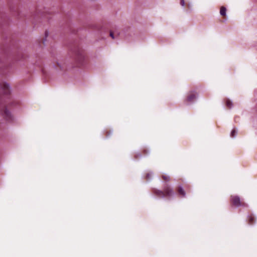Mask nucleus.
I'll return each instance as SVG.
<instances>
[{
    "label": "nucleus",
    "mask_w": 257,
    "mask_h": 257,
    "mask_svg": "<svg viewBox=\"0 0 257 257\" xmlns=\"http://www.w3.org/2000/svg\"><path fill=\"white\" fill-rule=\"evenodd\" d=\"M150 174H148L147 175V178L148 179H149V178H150Z\"/></svg>",
    "instance_id": "obj_15"
},
{
    "label": "nucleus",
    "mask_w": 257,
    "mask_h": 257,
    "mask_svg": "<svg viewBox=\"0 0 257 257\" xmlns=\"http://www.w3.org/2000/svg\"><path fill=\"white\" fill-rule=\"evenodd\" d=\"M248 220L250 223H252L254 220V217L253 216H250L248 217Z\"/></svg>",
    "instance_id": "obj_12"
},
{
    "label": "nucleus",
    "mask_w": 257,
    "mask_h": 257,
    "mask_svg": "<svg viewBox=\"0 0 257 257\" xmlns=\"http://www.w3.org/2000/svg\"><path fill=\"white\" fill-rule=\"evenodd\" d=\"M226 105L228 107V108H231L232 106V102L229 100H227L226 102Z\"/></svg>",
    "instance_id": "obj_10"
},
{
    "label": "nucleus",
    "mask_w": 257,
    "mask_h": 257,
    "mask_svg": "<svg viewBox=\"0 0 257 257\" xmlns=\"http://www.w3.org/2000/svg\"><path fill=\"white\" fill-rule=\"evenodd\" d=\"M163 179L166 181H169L170 180V177L166 175H163Z\"/></svg>",
    "instance_id": "obj_11"
},
{
    "label": "nucleus",
    "mask_w": 257,
    "mask_h": 257,
    "mask_svg": "<svg viewBox=\"0 0 257 257\" xmlns=\"http://www.w3.org/2000/svg\"><path fill=\"white\" fill-rule=\"evenodd\" d=\"M178 192L182 196V197L185 196V192L182 186H179Z\"/></svg>",
    "instance_id": "obj_6"
},
{
    "label": "nucleus",
    "mask_w": 257,
    "mask_h": 257,
    "mask_svg": "<svg viewBox=\"0 0 257 257\" xmlns=\"http://www.w3.org/2000/svg\"><path fill=\"white\" fill-rule=\"evenodd\" d=\"M226 9L225 7H222L220 9V14L222 16H225Z\"/></svg>",
    "instance_id": "obj_7"
},
{
    "label": "nucleus",
    "mask_w": 257,
    "mask_h": 257,
    "mask_svg": "<svg viewBox=\"0 0 257 257\" xmlns=\"http://www.w3.org/2000/svg\"><path fill=\"white\" fill-rule=\"evenodd\" d=\"M45 35H46V37H47L48 36V33L47 32H46Z\"/></svg>",
    "instance_id": "obj_16"
},
{
    "label": "nucleus",
    "mask_w": 257,
    "mask_h": 257,
    "mask_svg": "<svg viewBox=\"0 0 257 257\" xmlns=\"http://www.w3.org/2000/svg\"><path fill=\"white\" fill-rule=\"evenodd\" d=\"M110 36L113 39H114V34H113L112 32H110Z\"/></svg>",
    "instance_id": "obj_14"
},
{
    "label": "nucleus",
    "mask_w": 257,
    "mask_h": 257,
    "mask_svg": "<svg viewBox=\"0 0 257 257\" xmlns=\"http://www.w3.org/2000/svg\"><path fill=\"white\" fill-rule=\"evenodd\" d=\"M196 97L195 94L194 93H192L188 96L187 100L190 102H192L196 99Z\"/></svg>",
    "instance_id": "obj_5"
},
{
    "label": "nucleus",
    "mask_w": 257,
    "mask_h": 257,
    "mask_svg": "<svg viewBox=\"0 0 257 257\" xmlns=\"http://www.w3.org/2000/svg\"><path fill=\"white\" fill-rule=\"evenodd\" d=\"M180 4L182 6L184 7L185 6V1L184 0H180Z\"/></svg>",
    "instance_id": "obj_13"
},
{
    "label": "nucleus",
    "mask_w": 257,
    "mask_h": 257,
    "mask_svg": "<svg viewBox=\"0 0 257 257\" xmlns=\"http://www.w3.org/2000/svg\"><path fill=\"white\" fill-rule=\"evenodd\" d=\"M236 134H237V131L235 128H234L231 131V132L230 133V136L232 138H235Z\"/></svg>",
    "instance_id": "obj_8"
},
{
    "label": "nucleus",
    "mask_w": 257,
    "mask_h": 257,
    "mask_svg": "<svg viewBox=\"0 0 257 257\" xmlns=\"http://www.w3.org/2000/svg\"><path fill=\"white\" fill-rule=\"evenodd\" d=\"M164 192L165 196H172L174 194L173 190L168 185H167L164 189Z\"/></svg>",
    "instance_id": "obj_3"
},
{
    "label": "nucleus",
    "mask_w": 257,
    "mask_h": 257,
    "mask_svg": "<svg viewBox=\"0 0 257 257\" xmlns=\"http://www.w3.org/2000/svg\"><path fill=\"white\" fill-rule=\"evenodd\" d=\"M231 200L234 205L237 207L241 205V202L238 196H232Z\"/></svg>",
    "instance_id": "obj_2"
},
{
    "label": "nucleus",
    "mask_w": 257,
    "mask_h": 257,
    "mask_svg": "<svg viewBox=\"0 0 257 257\" xmlns=\"http://www.w3.org/2000/svg\"><path fill=\"white\" fill-rule=\"evenodd\" d=\"M156 194L157 195H158V196L162 197H164L165 196L164 191H162L158 190L156 192Z\"/></svg>",
    "instance_id": "obj_9"
},
{
    "label": "nucleus",
    "mask_w": 257,
    "mask_h": 257,
    "mask_svg": "<svg viewBox=\"0 0 257 257\" xmlns=\"http://www.w3.org/2000/svg\"><path fill=\"white\" fill-rule=\"evenodd\" d=\"M1 91L4 94L8 95L10 93L9 86L6 83H3L1 85Z\"/></svg>",
    "instance_id": "obj_1"
},
{
    "label": "nucleus",
    "mask_w": 257,
    "mask_h": 257,
    "mask_svg": "<svg viewBox=\"0 0 257 257\" xmlns=\"http://www.w3.org/2000/svg\"><path fill=\"white\" fill-rule=\"evenodd\" d=\"M3 115L7 119H10L11 117V112L7 108H5L3 110Z\"/></svg>",
    "instance_id": "obj_4"
}]
</instances>
